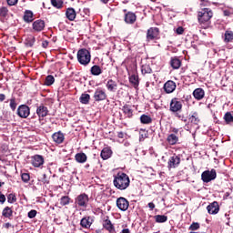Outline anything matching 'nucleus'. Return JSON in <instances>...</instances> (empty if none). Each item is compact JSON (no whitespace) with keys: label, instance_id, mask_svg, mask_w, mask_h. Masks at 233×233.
I'll return each mask as SVG.
<instances>
[{"label":"nucleus","instance_id":"7ed1b4c3","mask_svg":"<svg viewBox=\"0 0 233 233\" xmlns=\"http://www.w3.org/2000/svg\"><path fill=\"white\" fill-rule=\"evenodd\" d=\"M76 57L80 65L86 66L87 65L90 64L92 56L90 55V51H88V49L82 48L78 50Z\"/></svg>","mask_w":233,"mask_h":233},{"label":"nucleus","instance_id":"c756f323","mask_svg":"<svg viewBox=\"0 0 233 233\" xmlns=\"http://www.w3.org/2000/svg\"><path fill=\"white\" fill-rule=\"evenodd\" d=\"M13 215L14 211L10 207H5L2 211V216H4V218H7V219H10V218H12Z\"/></svg>","mask_w":233,"mask_h":233},{"label":"nucleus","instance_id":"9d476101","mask_svg":"<svg viewBox=\"0 0 233 233\" xmlns=\"http://www.w3.org/2000/svg\"><path fill=\"white\" fill-rule=\"evenodd\" d=\"M95 101H105V99H106V92L105 91V89L98 87L93 96Z\"/></svg>","mask_w":233,"mask_h":233},{"label":"nucleus","instance_id":"4d7b16f0","mask_svg":"<svg viewBox=\"0 0 233 233\" xmlns=\"http://www.w3.org/2000/svg\"><path fill=\"white\" fill-rule=\"evenodd\" d=\"M42 183H44V185L48 183V180L46 179V174L43 175Z\"/></svg>","mask_w":233,"mask_h":233},{"label":"nucleus","instance_id":"a19ab883","mask_svg":"<svg viewBox=\"0 0 233 233\" xmlns=\"http://www.w3.org/2000/svg\"><path fill=\"white\" fill-rule=\"evenodd\" d=\"M224 120L226 121V123H227L228 125H229V123H233V116H232V113L227 112V113L224 115Z\"/></svg>","mask_w":233,"mask_h":233},{"label":"nucleus","instance_id":"e2e57ef3","mask_svg":"<svg viewBox=\"0 0 233 233\" xmlns=\"http://www.w3.org/2000/svg\"><path fill=\"white\" fill-rule=\"evenodd\" d=\"M5 228H10V227H12V224H10V222H7L4 225Z\"/></svg>","mask_w":233,"mask_h":233},{"label":"nucleus","instance_id":"79ce46f5","mask_svg":"<svg viewBox=\"0 0 233 233\" xmlns=\"http://www.w3.org/2000/svg\"><path fill=\"white\" fill-rule=\"evenodd\" d=\"M141 72L145 76V74H152V68L148 65H143L141 67Z\"/></svg>","mask_w":233,"mask_h":233},{"label":"nucleus","instance_id":"864d4df0","mask_svg":"<svg viewBox=\"0 0 233 233\" xmlns=\"http://www.w3.org/2000/svg\"><path fill=\"white\" fill-rule=\"evenodd\" d=\"M184 32H185V29H183L182 26H179L176 29V34H177L178 35H181Z\"/></svg>","mask_w":233,"mask_h":233},{"label":"nucleus","instance_id":"4468645a","mask_svg":"<svg viewBox=\"0 0 233 233\" xmlns=\"http://www.w3.org/2000/svg\"><path fill=\"white\" fill-rule=\"evenodd\" d=\"M36 114L38 117H46L48 116V107H46L45 105H40L36 108Z\"/></svg>","mask_w":233,"mask_h":233},{"label":"nucleus","instance_id":"5701e85b","mask_svg":"<svg viewBox=\"0 0 233 233\" xmlns=\"http://www.w3.org/2000/svg\"><path fill=\"white\" fill-rule=\"evenodd\" d=\"M106 86L107 88V90H109V92H116V90H117V82L109 79L106 84Z\"/></svg>","mask_w":233,"mask_h":233},{"label":"nucleus","instance_id":"58836bf2","mask_svg":"<svg viewBox=\"0 0 233 233\" xmlns=\"http://www.w3.org/2000/svg\"><path fill=\"white\" fill-rule=\"evenodd\" d=\"M224 41L226 43H230V41H233V32L232 31H226Z\"/></svg>","mask_w":233,"mask_h":233},{"label":"nucleus","instance_id":"680f3d73","mask_svg":"<svg viewBox=\"0 0 233 233\" xmlns=\"http://www.w3.org/2000/svg\"><path fill=\"white\" fill-rule=\"evenodd\" d=\"M117 137H119L120 139H123V137H125V134L123 132H119L117 135Z\"/></svg>","mask_w":233,"mask_h":233},{"label":"nucleus","instance_id":"bb28decb","mask_svg":"<svg viewBox=\"0 0 233 233\" xmlns=\"http://www.w3.org/2000/svg\"><path fill=\"white\" fill-rule=\"evenodd\" d=\"M170 66L174 70H177L181 66V60L177 57H172L170 60Z\"/></svg>","mask_w":233,"mask_h":233},{"label":"nucleus","instance_id":"5fc2aeb1","mask_svg":"<svg viewBox=\"0 0 233 233\" xmlns=\"http://www.w3.org/2000/svg\"><path fill=\"white\" fill-rule=\"evenodd\" d=\"M6 201V197L4 194H0V203H5Z\"/></svg>","mask_w":233,"mask_h":233},{"label":"nucleus","instance_id":"bf43d9fd","mask_svg":"<svg viewBox=\"0 0 233 233\" xmlns=\"http://www.w3.org/2000/svg\"><path fill=\"white\" fill-rule=\"evenodd\" d=\"M172 132H173V134H175V136H176V134H179V129H178V128H176V127H173V128H172Z\"/></svg>","mask_w":233,"mask_h":233},{"label":"nucleus","instance_id":"3c124183","mask_svg":"<svg viewBox=\"0 0 233 233\" xmlns=\"http://www.w3.org/2000/svg\"><path fill=\"white\" fill-rule=\"evenodd\" d=\"M19 0H6V3L9 6H15Z\"/></svg>","mask_w":233,"mask_h":233},{"label":"nucleus","instance_id":"cd10ccee","mask_svg":"<svg viewBox=\"0 0 233 233\" xmlns=\"http://www.w3.org/2000/svg\"><path fill=\"white\" fill-rule=\"evenodd\" d=\"M24 21L25 23H32V21H34V13L30 10H26L24 14Z\"/></svg>","mask_w":233,"mask_h":233},{"label":"nucleus","instance_id":"f8f14e48","mask_svg":"<svg viewBox=\"0 0 233 233\" xmlns=\"http://www.w3.org/2000/svg\"><path fill=\"white\" fill-rule=\"evenodd\" d=\"M176 82L168 80L164 84V90L166 94H172L176 90Z\"/></svg>","mask_w":233,"mask_h":233},{"label":"nucleus","instance_id":"f257e3e1","mask_svg":"<svg viewBox=\"0 0 233 233\" xmlns=\"http://www.w3.org/2000/svg\"><path fill=\"white\" fill-rule=\"evenodd\" d=\"M113 183L118 190H127L130 187V177L126 173L120 172L115 176Z\"/></svg>","mask_w":233,"mask_h":233},{"label":"nucleus","instance_id":"412c9836","mask_svg":"<svg viewBox=\"0 0 233 233\" xmlns=\"http://www.w3.org/2000/svg\"><path fill=\"white\" fill-rule=\"evenodd\" d=\"M102 159L106 160L110 159L112 157V149L110 147H104L100 154Z\"/></svg>","mask_w":233,"mask_h":233},{"label":"nucleus","instance_id":"4c0bfd02","mask_svg":"<svg viewBox=\"0 0 233 233\" xmlns=\"http://www.w3.org/2000/svg\"><path fill=\"white\" fill-rule=\"evenodd\" d=\"M34 43H35V38L32 35H29L25 39V46H34Z\"/></svg>","mask_w":233,"mask_h":233},{"label":"nucleus","instance_id":"393cba45","mask_svg":"<svg viewBox=\"0 0 233 233\" xmlns=\"http://www.w3.org/2000/svg\"><path fill=\"white\" fill-rule=\"evenodd\" d=\"M167 141L169 145H177V142L179 141V137L176 134H169L167 136Z\"/></svg>","mask_w":233,"mask_h":233},{"label":"nucleus","instance_id":"aec40b11","mask_svg":"<svg viewBox=\"0 0 233 233\" xmlns=\"http://www.w3.org/2000/svg\"><path fill=\"white\" fill-rule=\"evenodd\" d=\"M103 227L109 233H116V228H114V224H112V221H110V219L107 218L104 220Z\"/></svg>","mask_w":233,"mask_h":233},{"label":"nucleus","instance_id":"2f4dec72","mask_svg":"<svg viewBox=\"0 0 233 233\" xmlns=\"http://www.w3.org/2000/svg\"><path fill=\"white\" fill-rule=\"evenodd\" d=\"M189 121L193 125H199V115L198 114V112L192 113V115L189 116Z\"/></svg>","mask_w":233,"mask_h":233},{"label":"nucleus","instance_id":"0e129e2a","mask_svg":"<svg viewBox=\"0 0 233 233\" xmlns=\"http://www.w3.org/2000/svg\"><path fill=\"white\" fill-rule=\"evenodd\" d=\"M42 46H43L44 48H46V46H48V41L43 42Z\"/></svg>","mask_w":233,"mask_h":233},{"label":"nucleus","instance_id":"6e6552de","mask_svg":"<svg viewBox=\"0 0 233 233\" xmlns=\"http://www.w3.org/2000/svg\"><path fill=\"white\" fill-rule=\"evenodd\" d=\"M17 115L23 119H26L30 116V107L26 105H22L17 108Z\"/></svg>","mask_w":233,"mask_h":233},{"label":"nucleus","instance_id":"69168bd1","mask_svg":"<svg viewBox=\"0 0 233 233\" xmlns=\"http://www.w3.org/2000/svg\"><path fill=\"white\" fill-rule=\"evenodd\" d=\"M121 233H130V229L124 228V229H122Z\"/></svg>","mask_w":233,"mask_h":233},{"label":"nucleus","instance_id":"052dcab7","mask_svg":"<svg viewBox=\"0 0 233 233\" xmlns=\"http://www.w3.org/2000/svg\"><path fill=\"white\" fill-rule=\"evenodd\" d=\"M232 14V12H230V10H225L224 11V15H226V16H228V15H230Z\"/></svg>","mask_w":233,"mask_h":233},{"label":"nucleus","instance_id":"4be33fe9","mask_svg":"<svg viewBox=\"0 0 233 233\" xmlns=\"http://www.w3.org/2000/svg\"><path fill=\"white\" fill-rule=\"evenodd\" d=\"M157 28L151 27L150 29H148L147 35V40L152 41L156 39V37H157Z\"/></svg>","mask_w":233,"mask_h":233},{"label":"nucleus","instance_id":"9b49d317","mask_svg":"<svg viewBox=\"0 0 233 233\" xmlns=\"http://www.w3.org/2000/svg\"><path fill=\"white\" fill-rule=\"evenodd\" d=\"M45 163V158L41 155H35L32 157V165L33 167H35L36 168H39V167H42Z\"/></svg>","mask_w":233,"mask_h":233},{"label":"nucleus","instance_id":"774afa93","mask_svg":"<svg viewBox=\"0 0 233 233\" xmlns=\"http://www.w3.org/2000/svg\"><path fill=\"white\" fill-rule=\"evenodd\" d=\"M225 196H226V198H228V196H230V193L226 192V193H225Z\"/></svg>","mask_w":233,"mask_h":233},{"label":"nucleus","instance_id":"a211bd4d","mask_svg":"<svg viewBox=\"0 0 233 233\" xmlns=\"http://www.w3.org/2000/svg\"><path fill=\"white\" fill-rule=\"evenodd\" d=\"M52 137H53V141H55V143H56L57 145H61V143L65 141V135H63L61 131L54 133Z\"/></svg>","mask_w":233,"mask_h":233},{"label":"nucleus","instance_id":"f3484780","mask_svg":"<svg viewBox=\"0 0 233 233\" xmlns=\"http://www.w3.org/2000/svg\"><path fill=\"white\" fill-rule=\"evenodd\" d=\"M136 14L132 12H128L125 15V23H127V25H134L136 23Z\"/></svg>","mask_w":233,"mask_h":233},{"label":"nucleus","instance_id":"c9c22d12","mask_svg":"<svg viewBox=\"0 0 233 233\" xmlns=\"http://www.w3.org/2000/svg\"><path fill=\"white\" fill-rule=\"evenodd\" d=\"M122 110L124 112V114L127 116V117H132V108L130 107V106L126 105L122 107Z\"/></svg>","mask_w":233,"mask_h":233},{"label":"nucleus","instance_id":"37998d69","mask_svg":"<svg viewBox=\"0 0 233 233\" xmlns=\"http://www.w3.org/2000/svg\"><path fill=\"white\" fill-rule=\"evenodd\" d=\"M51 5L55 6V8H63V1L61 0H51Z\"/></svg>","mask_w":233,"mask_h":233},{"label":"nucleus","instance_id":"72a5a7b5","mask_svg":"<svg viewBox=\"0 0 233 233\" xmlns=\"http://www.w3.org/2000/svg\"><path fill=\"white\" fill-rule=\"evenodd\" d=\"M140 123H142V125H150V123H152V117L147 115H142L140 116Z\"/></svg>","mask_w":233,"mask_h":233},{"label":"nucleus","instance_id":"2eb2a0df","mask_svg":"<svg viewBox=\"0 0 233 233\" xmlns=\"http://www.w3.org/2000/svg\"><path fill=\"white\" fill-rule=\"evenodd\" d=\"M93 223H94V218H92V217H85L80 221V225L81 227H83V228H90Z\"/></svg>","mask_w":233,"mask_h":233},{"label":"nucleus","instance_id":"7c9ffc66","mask_svg":"<svg viewBox=\"0 0 233 233\" xmlns=\"http://www.w3.org/2000/svg\"><path fill=\"white\" fill-rule=\"evenodd\" d=\"M92 76H101L103 74V70L99 66H93L90 69Z\"/></svg>","mask_w":233,"mask_h":233},{"label":"nucleus","instance_id":"c85d7f7f","mask_svg":"<svg viewBox=\"0 0 233 233\" xmlns=\"http://www.w3.org/2000/svg\"><path fill=\"white\" fill-rule=\"evenodd\" d=\"M75 159L77 163H86L87 157L85 153H77L75 156Z\"/></svg>","mask_w":233,"mask_h":233},{"label":"nucleus","instance_id":"de8ad7c7","mask_svg":"<svg viewBox=\"0 0 233 233\" xmlns=\"http://www.w3.org/2000/svg\"><path fill=\"white\" fill-rule=\"evenodd\" d=\"M0 15H1V17H6V15H8V8L1 7L0 8Z\"/></svg>","mask_w":233,"mask_h":233},{"label":"nucleus","instance_id":"a878e982","mask_svg":"<svg viewBox=\"0 0 233 233\" xmlns=\"http://www.w3.org/2000/svg\"><path fill=\"white\" fill-rule=\"evenodd\" d=\"M129 83H131L134 88H137L139 86V76L136 74L131 75L129 76Z\"/></svg>","mask_w":233,"mask_h":233},{"label":"nucleus","instance_id":"ddd939ff","mask_svg":"<svg viewBox=\"0 0 233 233\" xmlns=\"http://www.w3.org/2000/svg\"><path fill=\"white\" fill-rule=\"evenodd\" d=\"M207 210L208 214H218V212H219V204L218 201H214L207 207Z\"/></svg>","mask_w":233,"mask_h":233},{"label":"nucleus","instance_id":"ea45409f","mask_svg":"<svg viewBox=\"0 0 233 233\" xmlns=\"http://www.w3.org/2000/svg\"><path fill=\"white\" fill-rule=\"evenodd\" d=\"M60 205L62 207H66V205H70V197L68 196H64L60 198Z\"/></svg>","mask_w":233,"mask_h":233},{"label":"nucleus","instance_id":"338daca9","mask_svg":"<svg viewBox=\"0 0 233 233\" xmlns=\"http://www.w3.org/2000/svg\"><path fill=\"white\" fill-rule=\"evenodd\" d=\"M102 3H104L105 5H106V3H108V0H101Z\"/></svg>","mask_w":233,"mask_h":233},{"label":"nucleus","instance_id":"dca6fc26","mask_svg":"<svg viewBox=\"0 0 233 233\" xmlns=\"http://www.w3.org/2000/svg\"><path fill=\"white\" fill-rule=\"evenodd\" d=\"M33 30H35V32H43V30H45V21L35 20L33 23Z\"/></svg>","mask_w":233,"mask_h":233},{"label":"nucleus","instance_id":"b1692460","mask_svg":"<svg viewBox=\"0 0 233 233\" xmlns=\"http://www.w3.org/2000/svg\"><path fill=\"white\" fill-rule=\"evenodd\" d=\"M76 9L69 7L66 11V16L69 21H74L76 19Z\"/></svg>","mask_w":233,"mask_h":233},{"label":"nucleus","instance_id":"603ef678","mask_svg":"<svg viewBox=\"0 0 233 233\" xmlns=\"http://www.w3.org/2000/svg\"><path fill=\"white\" fill-rule=\"evenodd\" d=\"M176 117L180 119V121H184V123H187V117H185L183 115H181L179 113H176Z\"/></svg>","mask_w":233,"mask_h":233},{"label":"nucleus","instance_id":"a18cd8bd","mask_svg":"<svg viewBox=\"0 0 233 233\" xmlns=\"http://www.w3.org/2000/svg\"><path fill=\"white\" fill-rule=\"evenodd\" d=\"M22 177V181H24V183H28V181H30V174L28 173H23L21 175Z\"/></svg>","mask_w":233,"mask_h":233},{"label":"nucleus","instance_id":"0eeeda50","mask_svg":"<svg viewBox=\"0 0 233 233\" xmlns=\"http://www.w3.org/2000/svg\"><path fill=\"white\" fill-rule=\"evenodd\" d=\"M181 108H183V104L181 101H179L178 98H173L170 102V107L169 110L174 113H177L181 111Z\"/></svg>","mask_w":233,"mask_h":233},{"label":"nucleus","instance_id":"20e7f679","mask_svg":"<svg viewBox=\"0 0 233 233\" xmlns=\"http://www.w3.org/2000/svg\"><path fill=\"white\" fill-rule=\"evenodd\" d=\"M88 195L83 193L76 197L75 203L80 208H86L88 207Z\"/></svg>","mask_w":233,"mask_h":233},{"label":"nucleus","instance_id":"6e6d98bb","mask_svg":"<svg viewBox=\"0 0 233 233\" xmlns=\"http://www.w3.org/2000/svg\"><path fill=\"white\" fill-rule=\"evenodd\" d=\"M147 206L149 207L150 210H154V208H156V205L154 204V202H149Z\"/></svg>","mask_w":233,"mask_h":233},{"label":"nucleus","instance_id":"8fccbe9b","mask_svg":"<svg viewBox=\"0 0 233 233\" xmlns=\"http://www.w3.org/2000/svg\"><path fill=\"white\" fill-rule=\"evenodd\" d=\"M189 228L190 230H198V228H199V223L198 222L192 223Z\"/></svg>","mask_w":233,"mask_h":233},{"label":"nucleus","instance_id":"f704fd0d","mask_svg":"<svg viewBox=\"0 0 233 233\" xmlns=\"http://www.w3.org/2000/svg\"><path fill=\"white\" fill-rule=\"evenodd\" d=\"M80 103H82V105H88V103H90V95L82 94L80 96Z\"/></svg>","mask_w":233,"mask_h":233},{"label":"nucleus","instance_id":"f03ea898","mask_svg":"<svg viewBox=\"0 0 233 233\" xmlns=\"http://www.w3.org/2000/svg\"><path fill=\"white\" fill-rule=\"evenodd\" d=\"M213 15L214 13L210 8H203L198 13V23L202 28L206 29L210 26V19H212Z\"/></svg>","mask_w":233,"mask_h":233},{"label":"nucleus","instance_id":"49530a36","mask_svg":"<svg viewBox=\"0 0 233 233\" xmlns=\"http://www.w3.org/2000/svg\"><path fill=\"white\" fill-rule=\"evenodd\" d=\"M10 108L14 111L17 108V103H15V97L10 99Z\"/></svg>","mask_w":233,"mask_h":233},{"label":"nucleus","instance_id":"1a4fd4ad","mask_svg":"<svg viewBox=\"0 0 233 233\" xmlns=\"http://www.w3.org/2000/svg\"><path fill=\"white\" fill-rule=\"evenodd\" d=\"M179 163H181V158L177 155H173L168 159L167 167L169 169L177 168V167H179Z\"/></svg>","mask_w":233,"mask_h":233},{"label":"nucleus","instance_id":"6ab92c4d","mask_svg":"<svg viewBox=\"0 0 233 233\" xmlns=\"http://www.w3.org/2000/svg\"><path fill=\"white\" fill-rule=\"evenodd\" d=\"M193 96L195 99H197V101H201V99L205 97V90H203V88H196L193 91Z\"/></svg>","mask_w":233,"mask_h":233},{"label":"nucleus","instance_id":"09e8293b","mask_svg":"<svg viewBox=\"0 0 233 233\" xmlns=\"http://www.w3.org/2000/svg\"><path fill=\"white\" fill-rule=\"evenodd\" d=\"M35 216H37V211L35 209H32L31 211L28 212L27 217L30 219H34V218H35Z\"/></svg>","mask_w":233,"mask_h":233},{"label":"nucleus","instance_id":"39448f33","mask_svg":"<svg viewBox=\"0 0 233 233\" xmlns=\"http://www.w3.org/2000/svg\"><path fill=\"white\" fill-rule=\"evenodd\" d=\"M217 176L216 169L207 170L202 173L201 179L204 183H210V181L216 179Z\"/></svg>","mask_w":233,"mask_h":233},{"label":"nucleus","instance_id":"c03bdc74","mask_svg":"<svg viewBox=\"0 0 233 233\" xmlns=\"http://www.w3.org/2000/svg\"><path fill=\"white\" fill-rule=\"evenodd\" d=\"M7 201L8 203L14 204L15 201H17V198L15 197V194L11 193L7 196Z\"/></svg>","mask_w":233,"mask_h":233},{"label":"nucleus","instance_id":"423d86ee","mask_svg":"<svg viewBox=\"0 0 233 233\" xmlns=\"http://www.w3.org/2000/svg\"><path fill=\"white\" fill-rule=\"evenodd\" d=\"M116 207L119 210H122V212H127L128 207H130V203L127 198L120 197L116 199Z\"/></svg>","mask_w":233,"mask_h":233},{"label":"nucleus","instance_id":"e433bc0d","mask_svg":"<svg viewBox=\"0 0 233 233\" xmlns=\"http://www.w3.org/2000/svg\"><path fill=\"white\" fill-rule=\"evenodd\" d=\"M55 82L56 78H54V76L49 75L46 77L45 85H46V86H51V85H54Z\"/></svg>","mask_w":233,"mask_h":233},{"label":"nucleus","instance_id":"13d9d810","mask_svg":"<svg viewBox=\"0 0 233 233\" xmlns=\"http://www.w3.org/2000/svg\"><path fill=\"white\" fill-rule=\"evenodd\" d=\"M6 99V96L5 94H0V102L3 103Z\"/></svg>","mask_w":233,"mask_h":233},{"label":"nucleus","instance_id":"473e14b6","mask_svg":"<svg viewBox=\"0 0 233 233\" xmlns=\"http://www.w3.org/2000/svg\"><path fill=\"white\" fill-rule=\"evenodd\" d=\"M154 219L156 223H167V221H168V217L165 215H156Z\"/></svg>","mask_w":233,"mask_h":233}]
</instances>
